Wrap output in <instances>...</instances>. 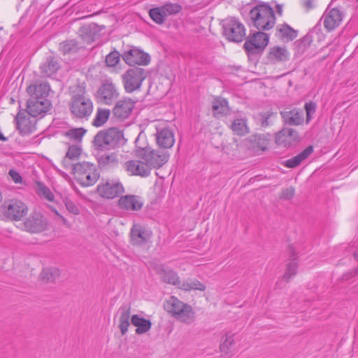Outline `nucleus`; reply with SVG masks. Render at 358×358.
I'll return each instance as SVG.
<instances>
[{
  "instance_id": "obj_8",
  "label": "nucleus",
  "mask_w": 358,
  "mask_h": 358,
  "mask_svg": "<svg viewBox=\"0 0 358 358\" xmlns=\"http://www.w3.org/2000/svg\"><path fill=\"white\" fill-rule=\"evenodd\" d=\"M27 212V207L20 200L5 201L0 207V213L12 220H20Z\"/></svg>"
},
{
  "instance_id": "obj_48",
  "label": "nucleus",
  "mask_w": 358,
  "mask_h": 358,
  "mask_svg": "<svg viewBox=\"0 0 358 358\" xmlns=\"http://www.w3.org/2000/svg\"><path fill=\"white\" fill-rule=\"evenodd\" d=\"M81 152V148L77 145H70L66 154V157L74 161L78 158Z\"/></svg>"
},
{
  "instance_id": "obj_19",
  "label": "nucleus",
  "mask_w": 358,
  "mask_h": 358,
  "mask_svg": "<svg viewBox=\"0 0 358 358\" xmlns=\"http://www.w3.org/2000/svg\"><path fill=\"white\" fill-rule=\"evenodd\" d=\"M155 136L157 145L164 150L172 148L175 143L173 132L169 127H157Z\"/></svg>"
},
{
  "instance_id": "obj_10",
  "label": "nucleus",
  "mask_w": 358,
  "mask_h": 358,
  "mask_svg": "<svg viewBox=\"0 0 358 358\" xmlns=\"http://www.w3.org/2000/svg\"><path fill=\"white\" fill-rule=\"evenodd\" d=\"M131 242L134 245L146 244L152 236V231L140 224H134L130 231Z\"/></svg>"
},
{
  "instance_id": "obj_43",
  "label": "nucleus",
  "mask_w": 358,
  "mask_h": 358,
  "mask_svg": "<svg viewBox=\"0 0 358 358\" xmlns=\"http://www.w3.org/2000/svg\"><path fill=\"white\" fill-rule=\"evenodd\" d=\"M59 49L64 54H69L76 52L78 49V46L76 41L71 40L60 43Z\"/></svg>"
},
{
  "instance_id": "obj_50",
  "label": "nucleus",
  "mask_w": 358,
  "mask_h": 358,
  "mask_svg": "<svg viewBox=\"0 0 358 358\" xmlns=\"http://www.w3.org/2000/svg\"><path fill=\"white\" fill-rule=\"evenodd\" d=\"M305 110L306 112V122H308L311 120V115L315 113L316 110V105L313 102L306 103L305 105Z\"/></svg>"
},
{
  "instance_id": "obj_14",
  "label": "nucleus",
  "mask_w": 358,
  "mask_h": 358,
  "mask_svg": "<svg viewBox=\"0 0 358 358\" xmlns=\"http://www.w3.org/2000/svg\"><path fill=\"white\" fill-rule=\"evenodd\" d=\"M36 97H30L27 103V110L33 117L45 113L51 106L48 99H36Z\"/></svg>"
},
{
  "instance_id": "obj_29",
  "label": "nucleus",
  "mask_w": 358,
  "mask_h": 358,
  "mask_svg": "<svg viewBox=\"0 0 358 358\" xmlns=\"http://www.w3.org/2000/svg\"><path fill=\"white\" fill-rule=\"evenodd\" d=\"M120 317L118 327L122 335H124L130 325L129 320L131 317L130 315V307L125 305L122 306L119 309Z\"/></svg>"
},
{
  "instance_id": "obj_58",
  "label": "nucleus",
  "mask_w": 358,
  "mask_h": 358,
  "mask_svg": "<svg viewBox=\"0 0 358 358\" xmlns=\"http://www.w3.org/2000/svg\"><path fill=\"white\" fill-rule=\"evenodd\" d=\"M355 258L358 260V248L356 250V251L354 253Z\"/></svg>"
},
{
  "instance_id": "obj_24",
  "label": "nucleus",
  "mask_w": 358,
  "mask_h": 358,
  "mask_svg": "<svg viewBox=\"0 0 358 358\" xmlns=\"http://www.w3.org/2000/svg\"><path fill=\"white\" fill-rule=\"evenodd\" d=\"M247 146L254 152L260 154L266 150L268 139L264 134H255L247 139Z\"/></svg>"
},
{
  "instance_id": "obj_27",
  "label": "nucleus",
  "mask_w": 358,
  "mask_h": 358,
  "mask_svg": "<svg viewBox=\"0 0 358 358\" xmlns=\"http://www.w3.org/2000/svg\"><path fill=\"white\" fill-rule=\"evenodd\" d=\"M281 115L285 123L291 125H299L303 121V113L298 109L285 110L281 112Z\"/></svg>"
},
{
  "instance_id": "obj_21",
  "label": "nucleus",
  "mask_w": 358,
  "mask_h": 358,
  "mask_svg": "<svg viewBox=\"0 0 358 358\" xmlns=\"http://www.w3.org/2000/svg\"><path fill=\"white\" fill-rule=\"evenodd\" d=\"M46 220L40 214L31 215L24 222V229L30 233H41L47 228Z\"/></svg>"
},
{
  "instance_id": "obj_30",
  "label": "nucleus",
  "mask_w": 358,
  "mask_h": 358,
  "mask_svg": "<svg viewBox=\"0 0 358 358\" xmlns=\"http://www.w3.org/2000/svg\"><path fill=\"white\" fill-rule=\"evenodd\" d=\"M268 58L274 63L285 62L289 59V52L285 47L274 46L270 49Z\"/></svg>"
},
{
  "instance_id": "obj_11",
  "label": "nucleus",
  "mask_w": 358,
  "mask_h": 358,
  "mask_svg": "<svg viewBox=\"0 0 358 358\" xmlns=\"http://www.w3.org/2000/svg\"><path fill=\"white\" fill-rule=\"evenodd\" d=\"M119 96L115 85L109 81L103 83L97 91L96 99L99 102L104 104H110Z\"/></svg>"
},
{
  "instance_id": "obj_23",
  "label": "nucleus",
  "mask_w": 358,
  "mask_h": 358,
  "mask_svg": "<svg viewBox=\"0 0 358 358\" xmlns=\"http://www.w3.org/2000/svg\"><path fill=\"white\" fill-rule=\"evenodd\" d=\"M135 103L130 99L120 100L115 104L113 113V115L120 119H127L134 108Z\"/></svg>"
},
{
  "instance_id": "obj_31",
  "label": "nucleus",
  "mask_w": 358,
  "mask_h": 358,
  "mask_svg": "<svg viewBox=\"0 0 358 358\" xmlns=\"http://www.w3.org/2000/svg\"><path fill=\"white\" fill-rule=\"evenodd\" d=\"M313 152V146L310 145L303 150L296 156L286 160L284 165L288 168H295L298 166L303 160L307 159Z\"/></svg>"
},
{
  "instance_id": "obj_25",
  "label": "nucleus",
  "mask_w": 358,
  "mask_h": 358,
  "mask_svg": "<svg viewBox=\"0 0 358 358\" xmlns=\"http://www.w3.org/2000/svg\"><path fill=\"white\" fill-rule=\"evenodd\" d=\"M50 90V85L46 82L31 85L27 89L30 97L36 96V99H46Z\"/></svg>"
},
{
  "instance_id": "obj_22",
  "label": "nucleus",
  "mask_w": 358,
  "mask_h": 358,
  "mask_svg": "<svg viewBox=\"0 0 358 358\" xmlns=\"http://www.w3.org/2000/svg\"><path fill=\"white\" fill-rule=\"evenodd\" d=\"M155 270L163 282L173 285L180 289V285H181L182 282L180 280V278L176 272L164 264L157 266Z\"/></svg>"
},
{
  "instance_id": "obj_16",
  "label": "nucleus",
  "mask_w": 358,
  "mask_h": 358,
  "mask_svg": "<svg viewBox=\"0 0 358 358\" xmlns=\"http://www.w3.org/2000/svg\"><path fill=\"white\" fill-rule=\"evenodd\" d=\"M299 141V134L296 130L291 128H284L280 131L275 137V143L285 148L296 144Z\"/></svg>"
},
{
  "instance_id": "obj_47",
  "label": "nucleus",
  "mask_w": 358,
  "mask_h": 358,
  "mask_svg": "<svg viewBox=\"0 0 358 358\" xmlns=\"http://www.w3.org/2000/svg\"><path fill=\"white\" fill-rule=\"evenodd\" d=\"M59 269L56 268H47L43 270L41 277L46 278L48 281L53 280L56 277L59 276Z\"/></svg>"
},
{
  "instance_id": "obj_18",
  "label": "nucleus",
  "mask_w": 358,
  "mask_h": 358,
  "mask_svg": "<svg viewBox=\"0 0 358 358\" xmlns=\"http://www.w3.org/2000/svg\"><path fill=\"white\" fill-rule=\"evenodd\" d=\"M268 42V36L262 31H258L255 33L250 39L245 42L244 48L248 52H255L264 49Z\"/></svg>"
},
{
  "instance_id": "obj_28",
  "label": "nucleus",
  "mask_w": 358,
  "mask_h": 358,
  "mask_svg": "<svg viewBox=\"0 0 358 358\" xmlns=\"http://www.w3.org/2000/svg\"><path fill=\"white\" fill-rule=\"evenodd\" d=\"M231 129L237 135L243 136L249 132L246 117L243 114H238L231 123Z\"/></svg>"
},
{
  "instance_id": "obj_33",
  "label": "nucleus",
  "mask_w": 358,
  "mask_h": 358,
  "mask_svg": "<svg viewBox=\"0 0 358 358\" xmlns=\"http://www.w3.org/2000/svg\"><path fill=\"white\" fill-rule=\"evenodd\" d=\"M59 69L58 61L52 57H48L41 66V71L43 76H51Z\"/></svg>"
},
{
  "instance_id": "obj_56",
  "label": "nucleus",
  "mask_w": 358,
  "mask_h": 358,
  "mask_svg": "<svg viewBox=\"0 0 358 358\" xmlns=\"http://www.w3.org/2000/svg\"><path fill=\"white\" fill-rule=\"evenodd\" d=\"M276 12L279 15H282V5H280V4L276 5Z\"/></svg>"
},
{
  "instance_id": "obj_3",
  "label": "nucleus",
  "mask_w": 358,
  "mask_h": 358,
  "mask_svg": "<svg viewBox=\"0 0 358 358\" xmlns=\"http://www.w3.org/2000/svg\"><path fill=\"white\" fill-rule=\"evenodd\" d=\"M69 110L73 117L78 119H87L92 113L94 106L92 101L81 94H73L69 103Z\"/></svg>"
},
{
  "instance_id": "obj_45",
  "label": "nucleus",
  "mask_w": 358,
  "mask_h": 358,
  "mask_svg": "<svg viewBox=\"0 0 358 358\" xmlns=\"http://www.w3.org/2000/svg\"><path fill=\"white\" fill-rule=\"evenodd\" d=\"M161 8L166 17L169 15L178 13L182 9L181 6L178 3L165 4Z\"/></svg>"
},
{
  "instance_id": "obj_52",
  "label": "nucleus",
  "mask_w": 358,
  "mask_h": 358,
  "mask_svg": "<svg viewBox=\"0 0 358 358\" xmlns=\"http://www.w3.org/2000/svg\"><path fill=\"white\" fill-rule=\"evenodd\" d=\"M294 194V189L292 187H289L282 192L281 197L284 199H290Z\"/></svg>"
},
{
  "instance_id": "obj_5",
  "label": "nucleus",
  "mask_w": 358,
  "mask_h": 358,
  "mask_svg": "<svg viewBox=\"0 0 358 358\" xmlns=\"http://www.w3.org/2000/svg\"><path fill=\"white\" fill-rule=\"evenodd\" d=\"M136 155L145 161L151 169L162 167L168 162L170 156L166 150H155L149 148L137 150Z\"/></svg>"
},
{
  "instance_id": "obj_7",
  "label": "nucleus",
  "mask_w": 358,
  "mask_h": 358,
  "mask_svg": "<svg viewBox=\"0 0 358 358\" xmlns=\"http://www.w3.org/2000/svg\"><path fill=\"white\" fill-rule=\"evenodd\" d=\"M147 76V71L142 68L134 67L127 70L122 75V80L126 92L131 93L138 90L141 86L142 82Z\"/></svg>"
},
{
  "instance_id": "obj_46",
  "label": "nucleus",
  "mask_w": 358,
  "mask_h": 358,
  "mask_svg": "<svg viewBox=\"0 0 358 358\" xmlns=\"http://www.w3.org/2000/svg\"><path fill=\"white\" fill-rule=\"evenodd\" d=\"M120 53L117 51H113L110 52L105 59L106 66L113 67L115 66L120 62Z\"/></svg>"
},
{
  "instance_id": "obj_40",
  "label": "nucleus",
  "mask_w": 358,
  "mask_h": 358,
  "mask_svg": "<svg viewBox=\"0 0 358 358\" xmlns=\"http://www.w3.org/2000/svg\"><path fill=\"white\" fill-rule=\"evenodd\" d=\"M36 191L39 196H43L48 201H52L54 200V194H52L51 190L48 187H46L43 182H36Z\"/></svg>"
},
{
  "instance_id": "obj_53",
  "label": "nucleus",
  "mask_w": 358,
  "mask_h": 358,
  "mask_svg": "<svg viewBox=\"0 0 358 358\" xmlns=\"http://www.w3.org/2000/svg\"><path fill=\"white\" fill-rule=\"evenodd\" d=\"M8 174L15 183H20L22 182V177L17 171L10 169Z\"/></svg>"
},
{
  "instance_id": "obj_32",
  "label": "nucleus",
  "mask_w": 358,
  "mask_h": 358,
  "mask_svg": "<svg viewBox=\"0 0 358 358\" xmlns=\"http://www.w3.org/2000/svg\"><path fill=\"white\" fill-rule=\"evenodd\" d=\"M131 324L136 327V333L137 334H143L148 332L152 326V323L149 320L141 317L138 315H134L131 317Z\"/></svg>"
},
{
  "instance_id": "obj_15",
  "label": "nucleus",
  "mask_w": 358,
  "mask_h": 358,
  "mask_svg": "<svg viewBox=\"0 0 358 358\" xmlns=\"http://www.w3.org/2000/svg\"><path fill=\"white\" fill-rule=\"evenodd\" d=\"M124 169L130 176L146 177L150 175L151 169L144 160H129L124 163Z\"/></svg>"
},
{
  "instance_id": "obj_49",
  "label": "nucleus",
  "mask_w": 358,
  "mask_h": 358,
  "mask_svg": "<svg viewBox=\"0 0 358 358\" xmlns=\"http://www.w3.org/2000/svg\"><path fill=\"white\" fill-rule=\"evenodd\" d=\"M116 162L117 158L114 154L103 155L100 159V163L104 165H112Z\"/></svg>"
},
{
  "instance_id": "obj_12",
  "label": "nucleus",
  "mask_w": 358,
  "mask_h": 358,
  "mask_svg": "<svg viewBox=\"0 0 358 358\" xmlns=\"http://www.w3.org/2000/svg\"><path fill=\"white\" fill-rule=\"evenodd\" d=\"M343 13L338 8H327L323 14L321 20L323 21L324 28L327 31H331L338 27L342 20Z\"/></svg>"
},
{
  "instance_id": "obj_38",
  "label": "nucleus",
  "mask_w": 358,
  "mask_h": 358,
  "mask_svg": "<svg viewBox=\"0 0 358 358\" xmlns=\"http://www.w3.org/2000/svg\"><path fill=\"white\" fill-rule=\"evenodd\" d=\"M280 37L282 40L292 41L297 36V31L287 24H284L278 27Z\"/></svg>"
},
{
  "instance_id": "obj_39",
  "label": "nucleus",
  "mask_w": 358,
  "mask_h": 358,
  "mask_svg": "<svg viewBox=\"0 0 358 358\" xmlns=\"http://www.w3.org/2000/svg\"><path fill=\"white\" fill-rule=\"evenodd\" d=\"M110 112L106 108H98L92 124L99 127L103 126L108 120Z\"/></svg>"
},
{
  "instance_id": "obj_37",
  "label": "nucleus",
  "mask_w": 358,
  "mask_h": 358,
  "mask_svg": "<svg viewBox=\"0 0 358 358\" xmlns=\"http://www.w3.org/2000/svg\"><path fill=\"white\" fill-rule=\"evenodd\" d=\"M180 289L185 291L199 290L204 291L206 285L196 279H188L182 282L180 285Z\"/></svg>"
},
{
  "instance_id": "obj_2",
  "label": "nucleus",
  "mask_w": 358,
  "mask_h": 358,
  "mask_svg": "<svg viewBox=\"0 0 358 358\" xmlns=\"http://www.w3.org/2000/svg\"><path fill=\"white\" fill-rule=\"evenodd\" d=\"M73 173L77 182L83 187L93 185L99 178L96 166L87 162L76 164L73 167Z\"/></svg>"
},
{
  "instance_id": "obj_41",
  "label": "nucleus",
  "mask_w": 358,
  "mask_h": 358,
  "mask_svg": "<svg viewBox=\"0 0 358 358\" xmlns=\"http://www.w3.org/2000/svg\"><path fill=\"white\" fill-rule=\"evenodd\" d=\"M86 130L82 127L73 128L69 129L65 135L70 140L73 141L76 143L80 142L83 136L85 135Z\"/></svg>"
},
{
  "instance_id": "obj_20",
  "label": "nucleus",
  "mask_w": 358,
  "mask_h": 358,
  "mask_svg": "<svg viewBox=\"0 0 358 358\" xmlns=\"http://www.w3.org/2000/svg\"><path fill=\"white\" fill-rule=\"evenodd\" d=\"M143 203L141 197L131 194L121 196L118 201L119 207L127 211H138L142 208Z\"/></svg>"
},
{
  "instance_id": "obj_1",
  "label": "nucleus",
  "mask_w": 358,
  "mask_h": 358,
  "mask_svg": "<svg viewBox=\"0 0 358 358\" xmlns=\"http://www.w3.org/2000/svg\"><path fill=\"white\" fill-rule=\"evenodd\" d=\"M250 17L254 26L259 30H269L275 24L273 10L268 4L262 3L255 6L250 11Z\"/></svg>"
},
{
  "instance_id": "obj_44",
  "label": "nucleus",
  "mask_w": 358,
  "mask_h": 358,
  "mask_svg": "<svg viewBox=\"0 0 358 358\" xmlns=\"http://www.w3.org/2000/svg\"><path fill=\"white\" fill-rule=\"evenodd\" d=\"M149 15L154 22L159 24L164 23L166 18L162 13L161 7L150 9L149 11Z\"/></svg>"
},
{
  "instance_id": "obj_26",
  "label": "nucleus",
  "mask_w": 358,
  "mask_h": 358,
  "mask_svg": "<svg viewBox=\"0 0 358 358\" xmlns=\"http://www.w3.org/2000/svg\"><path fill=\"white\" fill-rule=\"evenodd\" d=\"M174 318L180 322L189 324L195 320V313L191 306L184 303L183 307L176 313Z\"/></svg>"
},
{
  "instance_id": "obj_54",
  "label": "nucleus",
  "mask_w": 358,
  "mask_h": 358,
  "mask_svg": "<svg viewBox=\"0 0 358 358\" xmlns=\"http://www.w3.org/2000/svg\"><path fill=\"white\" fill-rule=\"evenodd\" d=\"M273 113L267 112L262 115V125L264 127H267L270 124L269 118Z\"/></svg>"
},
{
  "instance_id": "obj_36",
  "label": "nucleus",
  "mask_w": 358,
  "mask_h": 358,
  "mask_svg": "<svg viewBox=\"0 0 358 358\" xmlns=\"http://www.w3.org/2000/svg\"><path fill=\"white\" fill-rule=\"evenodd\" d=\"M298 262L296 259L294 258L289 262L286 264L285 273L282 276L281 280L288 282L290 280L294 278L297 273Z\"/></svg>"
},
{
  "instance_id": "obj_4",
  "label": "nucleus",
  "mask_w": 358,
  "mask_h": 358,
  "mask_svg": "<svg viewBox=\"0 0 358 358\" xmlns=\"http://www.w3.org/2000/svg\"><path fill=\"white\" fill-rule=\"evenodd\" d=\"M123 138L121 131L110 128L99 132L94 138V145L96 150H103L115 148Z\"/></svg>"
},
{
  "instance_id": "obj_17",
  "label": "nucleus",
  "mask_w": 358,
  "mask_h": 358,
  "mask_svg": "<svg viewBox=\"0 0 358 358\" xmlns=\"http://www.w3.org/2000/svg\"><path fill=\"white\" fill-rule=\"evenodd\" d=\"M15 121L17 127L22 134H29L35 129L36 121L27 110H20L15 117Z\"/></svg>"
},
{
  "instance_id": "obj_13",
  "label": "nucleus",
  "mask_w": 358,
  "mask_h": 358,
  "mask_svg": "<svg viewBox=\"0 0 358 358\" xmlns=\"http://www.w3.org/2000/svg\"><path fill=\"white\" fill-rule=\"evenodd\" d=\"M122 59L130 66L135 64L147 65L150 61L148 54L135 48L124 52L122 55Z\"/></svg>"
},
{
  "instance_id": "obj_35",
  "label": "nucleus",
  "mask_w": 358,
  "mask_h": 358,
  "mask_svg": "<svg viewBox=\"0 0 358 358\" xmlns=\"http://www.w3.org/2000/svg\"><path fill=\"white\" fill-rule=\"evenodd\" d=\"M185 303L180 301L176 296H171L165 303L164 308L173 317L181 308L183 307Z\"/></svg>"
},
{
  "instance_id": "obj_57",
  "label": "nucleus",
  "mask_w": 358,
  "mask_h": 358,
  "mask_svg": "<svg viewBox=\"0 0 358 358\" xmlns=\"http://www.w3.org/2000/svg\"><path fill=\"white\" fill-rule=\"evenodd\" d=\"M54 211H55V214L62 220L63 223L66 224V220L62 215H61L56 210H55Z\"/></svg>"
},
{
  "instance_id": "obj_6",
  "label": "nucleus",
  "mask_w": 358,
  "mask_h": 358,
  "mask_svg": "<svg viewBox=\"0 0 358 358\" xmlns=\"http://www.w3.org/2000/svg\"><path fill=\"white\" fill-rule=\"evenodd\" d=\"M223 34L230 41L241 42L245 36L243 23L235 17H229L222 22Z\"/></svg>"
},
{
  "instance_id": "obj_55",
  "label": "nucleus",
  "mask_w": 358,
  "mask_h": 358,
  "mask_svg": "<svg viewBox=\"0 0 358 358\" xmlns=\"http://www.w3.org/2000/svg\"><path fill=\"white\" fill-rule=\"evenodd\" d=\"M73 160L70 159V158L67 157L66 155L65 156V157L62 160V164L64 166V168L66 169H71L73 170V167L75 164H73L71 163Z\"/></svg>"
},
{
  "instance_id": "obj_51",
  "label": "nucleus",
  "mask_w": 358,
  "mask_h": 358,
  "mask_svg": "<svg viewBox=\"0 0 358 358\" xmlns=\"http://www.w3.org/2000/svg\"><path fill=\"white\" fill-rule=\"evenodd\" d=\"M64 203L66 209L73 215H78L80 213V210L78 207L76 205L74 202L69 199H66L64 200Z\"/></svg>"
},
{
  "instance_id": "obj_34",
  "label": "nucleus",
  "mask_w": 358,
  "mask_h": 358,
  "mask_svg": "<svg viewBox=\"0 0 358 358\" xmlns=\"http://www.w3.org/2000/svg\"><path fill=\"white\" fill-rule=\"evenodd\" d=\"M235 334L228 333L221 340L220 350L224 355H229L234 350L235 345Z\"/></svg>"
},
{
  "instance_id": "obj_9",
  "label": "nucleus",
  "mask_w": 358,
  "mask_h": 358,
  "mask_svg": "<svg viewBox=\"0 0 358 358\" xmlns=\"http://www.w3.org/2000/svg\"><path fill=\"white\" fill-rule=\"evenodd\" d=\"M98 194L105 199H112L124 192L122 183L117 180H107L96 187Z\"/></svg>"
},
{
  "instance_id": "obj_42",
  "label": "nucleus",
  "mask_w": 358,
  "mask_h": 358,
  "mask_svg": "<svg viewBox=\"0 0 358 358\" xmlns=\"http://www.w3.org/2000/svg\"><path fill=\"white\" fill-rule=\"evenodd\" d=\"M215 113L226 114L228 111V102L225 99H216L213 103Z\"/></svg>"
}]
</instances>
